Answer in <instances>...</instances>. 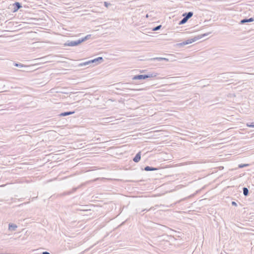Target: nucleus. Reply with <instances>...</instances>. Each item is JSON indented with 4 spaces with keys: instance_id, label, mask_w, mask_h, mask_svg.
I'll list each match as a JSON object with an SVG mask.
<instances>
[{
    "instance_id": "obj_24",
    "label": "nucleus",
    "mask_w": 254,
    "mask_h": 254,
    "mask_svg": "<svg viewBox=\"0 0 254 254\" xmlns=\"http://www.w3.org/2000/svg\"><path fill=\"white\" fill-rule=\"evenodd\" d=\"M249 127H254V123H251L250 125H248Z\"/></svg>"
},
{
    "instance_id": "obj_7",
    "label": "nucleus",
    "mask_w": 254,
    "mask_h": 254,
    "mask_svg": "<svg viewBox=\"0 0 254 254\" xmlns=\"http://www.w3.org/2000/svg\"><path fill=\"white\" fill-rule=\"evenodd\" d=\"M254 21V18L251 17L250 18H244L241 20L240 23L241 24H245L247 22H251Z\"/></svg>"
},
{
    "instance_id": "obj_18",
    "label": "nucleus",
    "mask_w": 254,
    "mask_h": 254,
    "mask_svg": "<svg viewBox=\"0 0 254 254\" xmlns=\"http://www.w3.org/2000/svg\"><path fill=\"white\" fill-rule=\"evenodd\" d=\"M250 165L249 164H241L238 165V168H242L244 167H248Z\"/></svg>"
},
{
    "instance_id": "obj_21",
    "label": "nucleus",
    "mask_w": 254,
    "mask_h": 254,
    "mask_svg": "<svg viewBox=\"0 0 254 254\" xmlns=\"http://www.w3.org/2000/svg\"><path fill=\"white\" fill-rule=\"evenodd\" d=\"M14 65L16 66H17V67H22L25 66L23 64H20V63H19V64L14 63Z\"/></svg>"
},
{
    "instance_id": "obj_29",
    "label": "nucleus",
    "mask_w": 254,
    "mask_h": 254,
    "mask_svg": "<svg viewBox=\"0 0 254 254\" xmlns=\"http://www.w3.org/2000/svg\"><path fill=\"white\" fill-rule=\"evenodd\" d=\"M146 17H148V14H146Z\"/></svg>"
},
{
    "instance_id": "obj_23",
    "label": "nucleus",
    "mask_w": 254,
    "mask_h": 254,
    "mask_svg": "<svg viewBox=\"0 0 254 254\" xmlns=\"http://www.w3.org/2000/svg\"><path fill=\"white\" fill-rule=\"evenodd\" d=\"M104 5L106 7H108L109 5H111V4L110 3H109L107 1H105L104 2Z\"/></svg>"
},
{
    "instance_id": "obj_8",
    "label": "nucleus",
    "mask_w": 254,
    "mask_h": 254,
    "mask_svg": "<svg viewBox=\"0 0 254 254\" xmlns=\"http://www.w3.org/2000/svg\"><path fill=\"white\" fill-rule=\"evenodd\" d=\"M104 60L102 57H98L96 59H94L93 60H90V62H91V63H94L96 62H98L99 63H101L102 62H103Z\"/></svg>"
},
{
    "instance_id": "obj_2",
    "label": "nucleus",
    "mask_w": 254,
    "mask_h": 254,
    "mask_svg": "<svg viewBox=\"0 0 254 254\" xmlns=\"http://www.w3.org/2000/svg\"><path fill=\"white\" fill-rule=\"evenodd\" d=\"M157 75V73L154 72H149L146 74H138L134 75L132 77V79L134 80L145 79L148 78L155 77Z\"/></svg>"
},
{
    "instance_id": "obj_14",
    "label": "nucleus",
    "mask_w": 254,
    "mask_h": 254,
    "mask_svg": "<svg viewBox=\"0 0 254 254\" xmlns=\"http://www.w3.org/2000/svg\"><path fill=\"white\" fill-rule=\"evenodd\" d=\"M243 194L245 196H247L249 195V190L247 188L244 187L243 188Z\"/></svg>"
},
{
    "instance_id": "obj_27",
    "label": "nucleus",
    "mask_w": 254,
    "mask_h": 254,
    "mask_svg": "<svg viewBox=\"0 0 254 254\" xmlns=\"http://www.w3.org/2000/svg\"><path fill=\"white\" fill-rule=\"evenodd\" d=\"M42 254H50L49 252L45 251V252H43L42 253Z\"/></svg>"
},
{
    "instance_id": "obj_20",
    "label": "nucleus",
    "mask_w": 254,
    "mask_h": 254,
    "mask_svg": "<svg viewBox=\"0 0 254 254\" xmlns=\"http://www.w3.org/2000/svg\"><path fill=\"white\" fill-rule=\"evenodd\" d=\"M89 64H91V62L90 61L84 63H80L79 65V66H84Z\"/></svg>"
},
{
    "instance_id": "obj_13",
    "label": "nucleus",
    "mask_w": 254,
    "mask_h": 254,
    "mask_svg": "<svg viewBox=\"0 0 254 254\" xmlns=\"http://www.w3.org/2000/svg\"><path fill=\"white\" fill-rule=\"evenodd\" d=\"M47 57H42L41 58L36 59L35 60L36 61H39L40 63H46L47 61Z\"/></svg>"
},
{
    "instance_id": "obj_6",
    "label": "nucleus",
    "mask_w": 254,
    "mask_h": 254,
    "mask_svg": "<svg viewBox=\"0 0 254 254\" xmlns=\"http://www.w3.org/2000/svg\"><path fill=\"white\" fill-rule=\"evenodd\" d=\"M141 159V152H138L133 158V161L135 162H138Z\"/></svg>"
},
{
    "instance_id": "obj_3",
    "label": "nucleus",
    "mask_w": 254,
    "mask_h": 254,
    "mask_svg": "<svg viewBox=\"0 0 254 254\" xmlns=\"http://www.w3.org/2000/svg\"><path fill=\"white\" fill-rule=\"evenodd\" d=\"M81 43L80 39H78L76 41H67L66 43H64V45L65 46H76Z\"/></svg>"
},
{
    "instance_id": "obj_28",
    "label": "nucleus",
    "mask_w": 254,
    "mask_h": 254,
    "mask_svg": "<svg viewBox=\"0 0 254 254\" xmlns=\"http://www.w3.org/2000/svg\"><path fill=\"white\" fill-rule=\"evenodd\" d=\"M149 211V210H147L146 209H144L142 210V212H143V211Z\"/></svg>"
},
{
    "instance_id": "obj_11",
    "label": "nucleus",
    "mask_w": 254,
    "mask_h": 254,
    "mask_svg": "<svg viewBox=\"0 0 254 254\" xmlns=\"http://www.w3.org/2000/svg\"><path fill=\"white\" fill-rule=\"evenodd\" d=\"M144 170L146 171H152L158 170V169L157 168H155V167L147 166L144 167Z\"/></svg>"
},
{
    "instance_id": "obj_10",
    "label": "nucleus",
    "mask_w": 254,
    "mask_h": 254,
    "mask_svg": "<svg viewBox=\"0 0 254 254\" xmlns=\"http://www.w3.org/2000/svg\"><path fill=\"white\" fill-rule=\"evenodd\" d=\"M77 188H74L70 191H67L64 192L63 193L61 194V195H70L71 193L75 192L77 190Z\"/></svg>"
},
{
    "instance_id": "obj_25",
    "label": "nucleus",
    "mask_w": 254,
    "mask_h": 254,
    "mask_svg": "<svg viewBox=\"0 0 254 254\" xmlns=\"http://www.w3.org/2000/svg\"><path fill=\"white\" fill-rule=\"evenodd\" d=\"M232 205L233 206H237V203L235 201H232Z\"/></svg>"
},
{
    "instance_id": "obj_26",
    "label": "nucleus",
    "mask_w": 254,
    "mask_h": 254,
    "mask_svg": "<svg viewBox=\"0 0 254 254\" xmlns=\"http://www.w3.org/2000/svg\"><path fill=\"white\" fill-rule=\"evenodd\" d=\"M162 61H165L168 62L169 61V60L165 58H162Z\"/></svg>"
},
{
    "instance_id": "obj_4",
    "label": "nucleus",
    "mask_w": 254,
    "mask_h": 254,
    "mask_svg": "<svg viewBox=\"0 0 254 254\" xmlns=\"http://www.w3.org/2000/svg\"><path fill=\"white\" fill-rule=\"evenodd\" d=\"M13 10L12 11L13 12H15L17 11H18V9H19L20 8L22 7L21 4L19 2H15L13 4Z\"/></svg>"
},
{
    "instance_id": "obj_22",
    "label": "nucleus",
    "mask_w": 254,
    "mask_h": 254,
    "mask_svg": "<svg viewBox=\"0 0 254 254\" xmlns=\"http://www.w3.org/2000/svg\"><path fill=\"white\" fill-rule=\"evenodd\" d=\"M124 88L127 89L132 90L131 88L128 87V83L125 84Z\"/></svg>"
},
{
    "instance_id": "obj_5",
    "label": "nucleus",
    "mask_w": 254,
    "mask_h": 254,
    "mask_svg": "<svg viewBox=\"0 0 254 254\" xmlns=\"http://www.w3.org/2000/svg\"><path fill=\"white\" fill-rule=\"evenodd\" d=\"M193 14V12L189 11L188 12H185L183 14V16L184 17L185 19L188 20L190 18H191Z\"/></svg>"
},
{
    "instance_id": "obj_1",
    "label": "nucleus",
    "mask_w": 254,
    "mask_h": 254,
    "mask_svg": "<svg viewBox=\"0 0 254 254\" xmlns=\"http://www.w3.org/2000/svg\"><path fill=\"white\" fill-rule=\"evenodd\" d=\"M210 33H211V32H208V33H204V34H201V35H197V36H195L194 37H193V38H191V39H188L182 43H179L178 44V45L180 47H182V46H185V45H188V44H191L194 42H195L196 41L206 36H207L209 34H210Z\"/></svg>"
},
{
    "instance_id": "obj_17",
    "label": "nucleus",
    "mask_w": 254,
    "mask_h": 254,
    "mask_svg": "<svg viewBox=\"0 0 254 254\" xmlns=\"http://www.w3.org/2000/svg\"><path fill=\"white\" fill-rule=\"evenodd\" d=\"M187 20L186 19H185L184 18V17L183 18V19H182L180 21H179V25H182V24H184L185 23H186L187 22Z\"/></svg>"
},
{
    "instance_id": "obj_15",
    "label": "nucleus",
    "mask_w": 254,
    "mask_h": 254,
    "mask_svg": "<svg viewBox=\"0 0 254 254\" xmlns=\"http://www.w3.org/2000/svg\"><path fill=\"white\" fill-rule=\"evenodd\" d=\"M91 35H87V36H86L85 37H83V38H82L81 39H79L81 43L85 41H86L87 40L89 39L90 37H91Z\"/></svg>"
},
{
    "instance_id": "obj_19",
    "label": "nucleus",
    "mask_w": 254,
    "mask_h": 254,
    "mask_svg": "<svg viewBox=\"0 0 254 254\" xmlns=\"http://www.w3.org/2000/svg\"><path fill=\"white\" fill-rule=\"evenodd\" d=\"M161 27H162L161 25H158V26L153 28H152V31H156L159 30V29H160Z\"/></svg>"
},
{
    "instance_id": "obj_16",
    "label": "nucleus",
    "mask_w": 254,
    "mask_h": 254,
    "mask_svg": "<svg viewBox=\"0 0 254 254\" xmlns=\"http://www.w3.org/2000/svg\"><path fill=\"white\" fill-rule=\"evenodd\" d=\"M150 61H158L160 62L162 61V58L161 57H156V58H153L150 59Z\"/></svg>"
},
{
    "instance_id": "obj_9",
    "label": "nucleus",
    "mask_w": 254,
    "mask_h": 254,
    "mask_svg": "<svg viewBox=\"0 0 254 254\" xmlns=\"http://www.w3.org/2000/svg\"><path fill=\"white\" fill-rule=\"evenodd\" d=\"M17 226L16 224L13 223H9L8 225V229L11 231H14L16 230Z\"/></svg>"
},
{
    "instance_id": "obj_12",
    "label": "nucleus",
    "mask_w": 254,
    "mask_h": 254,
    "mask_svg": "<svg viewBox=\"0 0 254 254\" xmlns=\"http://www.w3.org/2000/svg\"><path fill=\"white\" fill-rule=\"evenodd\" d=\"M74 112H75L74 111L64 112H63L61 114H60V116H63V117L67 116L68 115L73 114L74 113Z\"/></svg>"
}]
</instances>
